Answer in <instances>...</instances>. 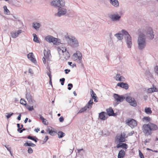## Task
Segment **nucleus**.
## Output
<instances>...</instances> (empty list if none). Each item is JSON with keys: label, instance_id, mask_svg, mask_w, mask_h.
<instances>
[{"label": "nucleus", "instance_id": "1", "mask_svg": "<svg viewBox=\"0 0 158 158\" xmlns=\"http://www.w3.org/2000/svg\"><path fill=\"white\" fill-rule=\"evenodd\" d=\"M158 127L155 124L149 122L143 124L142 127V132L145 136L151 135L153 132L157 130Z\"/></svg>", "mask_w": 158, "mask_h": 158}, {"label": "nucleus", "instance_id": "2", "mask_svg": "<svg viewBox=\"0 0 158 158\" xmlns=\"http://www.w3.org/2000/svg\"><path fill=\"white\" fill-rule=\"evenodd\" d=\"M66 38L68 39L69 44L72 47H75L78 46V42L74 37L68 36L66 37Z\"/></svg>", "mask_w": 158, "mask_h": 158}, {"label": "nucleus", "instance_id": "3", "mask_svg": "<svg viewBox=\"0 0 158 158\" xmlns=\"http://www.w3.org/2000/svg\"><path fill=\"white\" fill-rule=\"evenodd\" d=\"M144 37V35H140L138 39V47L140 49H143L146 46V42Z\"/></svg>", "mask_w": 158, "mask_h": 158}, {"label": "nucleus", "instance_id": "4", "mask_svg": "<svg viewBox=\"0 0 158 158\" xmlns=\"http://www.w3.org/2000/svg\"><path fill=\"white\" fill-rule=\"evenodd\" d=\"M122 32L125 35V38L126 39V42L128 48H131L132 45L131 36L127 31L124 30H122Z\"/></svg>", "mask_w": 158, "mask_h": 158}, {"label": "nucleus", "instance_id": "5", "mask_svg": "<svg viewBox=\"0 0 158 158\" xmlns=\"http://www.w3.org/2000/svg\"><path fill=\"white\" fill-rule=\"evenodd\" d=\"M51 5L55 7H63L65 5V2L63 0H54L51 3Z\"/></svg>", "mask_w": 158, "mask_h": 158}, {"label": "nucleus", "instance_id": "6", "mask_svg": "<svg viewBox=\"0 0 158 158\" xmlns=\"http://www.w3.org/2000/svg\"><path fill=\"white\" fill-rule=\"evenodd\" d=\"M93 104V99H91L88 103L84 107L81 108L79 111L78 113H83L86 110H89V108L92 107V105Z\"/></svg>", "mask_w": 158, "mask_h": 158}, {"label": "nucleus", "instance_id": "7", "mask_svg": "<svg viewBox=\"0 0 158 158\" xmlns=\"http://www.w3.org/2000/svg\"><path fill=\"white\" fill-rule=\"evenodd\" d=\"M44 57L43 58V61L44 64H46V60L48 63V61L50 60L51 57V55L50 50L46 51L44 50Z\"/></svg>", "mask_w": 158, "mask_h": 158}, {"label": "nucleus", "instance_id": "8", "mask_svg": "<svg viewBox=\"0 0 158 158\" xmlns=\"http://www.w3.org/2000/svg\"><path fill=\"white\" fill-rule=\"evenodd\" d=\"M126 123L131 128H133L137 125V121L132 118H128L126 120Z\"/></svg>", "mask_w": 158, "mask_h": 158}, {"label": "nucleus", "instance_id": "9", "mask_svg": "<svg viewBox=\"0 0 158 158\" xmlns=\"http://www.w3.org/2000/svg\"><path fill=\"white\" fill-rule=\"evenodd\" d=\"M45 40L49 42H52L54 44L57 45L59 43L58 39L54 38L53 36L48 35L45 37Z\"/></svg>", "mask_w": 158, "mask_h": 158}, {"label": "nucleus", "instance_id": "10", "mask_svg": "<svg viewBox=\"0 0 158 158\" xmlns=\"http://www.w3.org/2000/svg\"><path fill=\"white\" fill-rule=\"evenodd\" d=\"M125 136L126 134L124 132L121 133L120 136H116L115 141L119 143L125 142V138L127 137V136L126 137Z\"/></svg>", "mask_w": 158, "mask_h": 158}, {"label": "nucleus", "instance_id": "11", "mask_svg": "<svg viewBox=\"0 0 158 158\" xmlns=\"http://www.w3.org/2000/svg\"><path fill=\"white\" fill-rule=\"evenodd\" d=\"M73 56L75 60H76L78 63H81L82 57L81 53L79 51L76 52L75 53H74Z\"/></svg>", "mask_w": 158, "mask_h": 158}, {"label": "nucleus", "instance_id": "12", "mask_svg": "<svg viewBox=\"0 0 158 158\" xmlns=\"http://www.w3.org/2000/svg\"><path fill=\"white\" fill-rule=\"evenodd\" d=\"M67 12V10L64 7H60L58 9V12L56 15L58 17H60L64 15Z\"/></svg>", "mask_w": 158, "mask_h": 158}, {"label": "nucleus", "instance_id": "13", "mask_svg": "<svg viewBox=\"0 0 158 158\" xmlns=\"http://www.w3.org/2000/svg\"><path fill=\"white\" fill-rule=\"evenodd\" d=\"M126 100L129 102L131 106L135 107L136 106V102L134 98L128 96L126 98Z\"/></svg>", "mask_w": 158, "mask_h": 158}, {"label": "nucleus", "instance_id": "14", "mask_svg": "<svg viewBox=\"0 0 158 158\" xmlns=\"http://www.w3.org/2000/svg\"><path fill=\"white\" fill-rule=\"evenodd\" d=\"M114 97L116 101L118 102H123L125 98V97L122 95L120 96L116 94H114Z\"/></svg>", "mask_w": 158, "mask_h": 158}, {"label": "nucleus", "instance_id": "15", "mask_svg": "<svg viewBox=\"0 0 158 158\" xmlns=\"http://www.w3.org/2000/svg\"><path fill=\"white\" fill-rule=\"evenodd\" d=\"M110 2L115 8H118L119 7V4L118 0H110Z\"/></svg>", "mask_w": 158, "mask_h": 158}, {"label": "nucleus", "instance_id": "16", "mask_svg": "<svg viewBox=\"0 0 158 158\" xmlns=\"http://www.w3.org/2000/svg\"><path fill=\"white\" fill-rule=\"evenodd\" d=\"M22 31L21 30H19L17 31H15L11 32V36L13 38L17 37L21 33Z\"/></svg>", "mask_w": 158, "mask_h": 158}, {"label": "nucleus", "instance_id": "17", "mask_svg": "<svg viewBox=\"0 0 158 158\" xmlns=\"http://www.w3.org/2000/svg\"><path fill=\"white\" fill-rule=\"evenodd\" d=\"M153 31L151 28L148 27L147 31V35L151 39L154 38V35L153 34Z\"/></svg>", "mask_w": 158, "mask_h": 158}, {"label": "nucleus", "instance_id": "18", "mask_svg": "<svg viewBox=\"0 0 158 158\" xmlns=\"http://www.w3.org/2000/svg\"><path fill=\"white\" fill-rule=\"evenodd\" d=\"M117 86L121 88L127 89H128V85L127 83H125L123 82H119L117 84Z\"/></svg>", "mask_w": 158, "mask_h": 158}, {"label": "nucleus", "instance_id": "19", "mask_svg": "<svg viewBox=\"0 0 158 158\" xmlns=\"http://www.w3.org/2000/svg\"><path fill=\"white\" fill-rule=\"evenodd\" d=\"M106 111L107 114L109 116H115L116 115V114L114 113L113 109L111 107H110L109 108L107 109Z\"/></svg>", "mask_w": 158, "mask_h": 158}, {"label": "nucleus", "instance_id": "20", "mask_svg": "<svg viewBox=\"0 0 158 158\" xmlns=\"http://www.w3.org/2000/svg\"><path fill=\"white\" fill-rule=\"evenodd\" d=\"M107 114L105 112H102L99 114V117L101 119L105 120L107 118Z\"/></svg>", "mask_w": 158, "mask_h": 158}, {"label": "nucleus", "instance_id": "21", "mask_svg": "<svg viewBox=\"0 0 158 158\" xmlns=\"http://www.w3.org/2000/svg\"><path fill=\"white\" fill-rule=\"evenodd\" d=\"M110 17L111 19L113 20H118L121 18V16L117 13L111 15Z\"/></svg>", "mask_w": 158, "mask_h": 158}, {"label": "nucleus", "instance_id": "22", "mask_svg": "<svg viewBox=\"0 0 158 158\" xmlns=\"http://www.w3.org/2000/svg\"><path fill=\"white\" fill-rule=\"evenodd\" d=\"M28 58L33 62L36 61V60L34 58V56L32 53H30L27 55Z\"/></svg>", "mask_w": 158, "mask_h": 158}, {"label": "nucleus", "instance_id": "23", "mask_svg": "<svg viewBox=\"0 0 158 158\" xmlns=\"http://www.w3.org/2000/svg\"><path fill=\"white\" fill-rule=\"evenodd\" d=\"M114 79L117 81H124V78L123 77L121 76L120 74H116V76L114 77Z\"/></svg>", "mask_w": 158, "mask_h": 158}, {"label": "nucleus", "instance_id": "24", "mask_svg": "<svg viewBox=\"0 0 158 158\" xmlns=\"http://www.w3.org/2000/svg\"><path fill=\"white\" fill-rule=\"evenodd\" d=\"M125 155V151L123 150H121L118 153V158H123Z\"/></svg>", "mask_w": 158, "mask_h": 158}, {"label": "nucleus", "instance_id": "25", "mask_svg": "<svg viewBox=\"0 0 158 158\" xmlns=\"http://www.w3.org/2000/svg\"><path fill=\"white\" fill-rule=\"evenodd\" d=\"M60 44L61 45L60 47H61L62 53L64 54V53H68V56H69V54L68 53V52H66V48H65V46H64V45L63 44H61V43H60Z\"/></svg>", "mask_w": 158, "mask_h": 158}, {"label": "nucleus", "instance_id": "26", "mask_svg": "<svg viewBox=\"0 0 158 158\" xmlns=\"http://www.w3.org/2000/svg\"><path fill=\"white\" fill-rule=\"evenodd\" d=\"M47 131L50 135H53L57 133L56 131L52 130V129H50V128L47 130Z\"/></svg>", "mask_w": 158, "mask_h": 158}, {"label": "nucleus", "instance_id": "27", "mask_svg": "<svg viewBox=\"0 0 158 158\" xmlns=\"http://www.w3.org/2000/svg\"><path fill=\"white\" fill-rule=\"evenodd\" d=\"M145 112L148 114H150L152 113V111L150 107H146L145 109Z\"/></svg>", "mask_w": 158, "mask_h": 158}, {"label": "nucleus", "instance_id": "28", "mask_svg": "<svg viewBox=\"0 0 158 158\" xmlns=\"http://www.w3.org/2000/svg\"><path fill=\"white\" fill-rule=\"evenodd\" d=\"M40 118L42 120V122L45 125H47L48 124V123L47 121L41 115L40 116Z\"/></svg>", "mask_w": 158, "mask_h": 158}, {"label": "nucleus", "instance_id": "29", "mask_svg": "<svg viewBox=\"0 0 158 158\" xmlns=\"http://www.w3.org/2000/svg\"><path fill=\"white\" fill-rule=\"evenodd\" d=\"M59 138H61L65 135V133L61 131L58 132L57 133Z\"/></svg>", "mask_w": 158, "mask_h": 158}, {"label": "nucleus", "instance_id": "30", "mask_svg": "<svg viewBox=\"0 0 158 158\" xmlns=\"http://www.w3.org/2000/svg\"><path fill=\"white\" fill-rule=\"evenodd\" d=\"M156 88H150L148 89V93H152L153 92L156 91Z\"/></svg>", "mask_w": 158, "mask_h": 158}, {"label": "nucleus", "instance_id": "31", "mask_svg": "<svg viewBox=\"0 0 158 158\" xmlns=\"http://www.w3.org/2000/svg\"><path fill=\"white\" fill-rule=\"evenodd\" d=\"M115 35L119 40H121L123 38V35L121 34H115Z\"/></svg>", "mask_w": 158, "mask_h": 158}, {"label": "nucleus", "instance_id": "32", "mask_svg": "<svg viewBox=\"0 0 158 158\" xmlns=\"http://www.w3.org/2000/svg\"><path fill=\"white\" fill-rule=\"evenodd\" d=\"M3 8L4 9V11L5 13L7 15H9L10 14V12L7 8V6H3Z\"/></svg>", "mask_w": 158, "mask_h": 158}, {"label": "nucleus", "instance_id": "33", "mask_svg": "<svg viewBox=\"0 0 158 158\" xmlns=\"http://www.w3.org/2000/svg\"><path fill=\"white\" fill-rule=\"evenodd\" d=\"M33 26L34 28L35 29H37L39 28L40 26V24L36 23H33Z\"/></svg>", "mask_w": 158, "mask_h": 158}, {"label": "nucleus", "instance_id": "34", "mask_svg": "<svg viewBox=\"0 0 158 158\" xmlns=\"http://www.w3.org/2000/svg\"><path fill=\"white\" fill-rule=\"evenodd\" d=\"M24 146H35V145L34 143H28L26 142L24 144Z\"/></svg>", "mask_w": 158, "mask_h": 158}, {"label": "nucleus", "instance_id": "35", "mask_svg": "<svg viewBox=\"0 0 158 158\" xmlns=\"http://www.w3.org/2000/svg\"><path fill=\"white\" fill-rule=\"evenodd\" d=\"M33 35L34 36V41L36 43H39V40H38V37H37V35L35 34H33Z\"/></svg>", "mask_w": 158, "mask_h": 158}, {"label": "nucleus", "instance_id": "36", "mask_svg": "<svg viewBox=\"0 0 158 158\" xmlns=\"http://www.w3.org/2000/svg\"><path fill=\"white\" fill-rule=\"evenodd\" d=\"M143 121H146L147 122H150L151 120V119L149 117H144L142 119Z\"/></svg>", "mask_w": 158, "mask_h": 158}, {"label": "nucleus", "instance_id": "37", "mask_svg": "<svg viewBox=\"0 0 158 158\" xmlns=\"http://www.w3.org/2000/svg\"><path fill=\"white\" fill-rule=\"evenodd\" d=\"M121 143V148H124L127 149L128 148L127 145L125 143Z\"/></svg>", "mask_w": 158, "mask_h": 158}, {"label": "nucleus", "instance_id": "38", "mask_svg": "<svg viewBox=\"0 0 158 158\" xmlns=\"http://www.w3.org/2000/svg\"><path fill=\"white\" fill-rule=\"evenodd\" d=\"M27 139H30L32 140H33V141H35V142H37V140H36L37 138H36L35 137H32L30 135H29L27 136Z\"/></svg>", "mask_w": 158, "mask_h": 158}, {"label": "nucleus", "instance_id": "39", "mask_svg": "<svg viewBox=\"0 0 158 158\" xmlns=\"http://www.w3.org/2000/svg\"><path fill=\"white\" fill-rule=\"evenodd\" d=\"M25 106L26 108L29 111H31L34 110V108L33 106H30L28 105H26Z\"/></svg>", "mask_w": 158, "mask_h": 158}, {"label": "nucleus", "instance_id": "40", "mask_svg": "<svg viewBox=\"0 0 158 158\" xmlns=\"http://www.w3.org/2000/svg\"><path fill=\"white\" fill-rule=\"evenodd\" d=\"M20 103L21 104L26 106L27 105V102L24 100L21 99L20 100Z\"/></svg>", "mask_w": 158, "mask_h": 158}, {"label": "nucleus", "instance_id": "41", "mask_svg": "<svg viewBox=\"0 0 158 158\" xmlns=\"http://www.w3.org/2000/svg\"><path fill=\"white\" fill-rule=\"evenodd\" d=\"M59 44H58L59 45ZM59 46H58L56 48H57V50L59 52V54H61L62 53V49L61 47V45L60 44Z\"/></svg>", "mask_w": 158, "mask_h": 158}, {"label": "nucleus", "instance_id": "42", "mask_svg": "<svg viewBox=\"0 0 158 158\" xmlns=\"http://www.w3.org/2000/svg\"><path fill=\"white\" fill-rule=\"evenodd\" d=\"M90 93L91 96L92 98H94V97L96 96V94L95 93L93 90L91 89H90Z\"/></svg>", "mask_w": 158, "mask_h": 158}, {"label": "nucleus", "instance_id": "43", "mask_svg": "<svg viewBox=\"0 0 158 158\" xmlns=\"http://www.w3.org/2000/svg\"><path fill=\"white\" fill-rule=\"evenodd\" d=\"M60 81H61V84L62 85H64V81H65V79L64 78H63L62 79H60Z\"/></svg>", "mask_w": 158, "mask_h": 158}, {"label": "nucleus", "instance_id": "44", "mask_svg": "<svg viewBox=\"0 0 158 158\" xmlns=\"http://www.w3.org/2000/svg\"><path fill=\"white\" fill-rule=\"evenodd\" d=\"M33 152V149L31 147L28 148V153L31 154Z\"/></svg>", "mask_w": 158, "mask_h": 158}, {"label": "nucleus", "instance_id": "45", "mask_svg": "<svg viewBox=\"0 0 158 158\" xmlns=\"http://www.w3.org/2000/svg\"><path fill=\"white\" fill-rule=\"evenodd\" d=\"M14 113H9L7 114V115H6V117L7 118H9L11 115H12Z\"/></svg>", "mask_w": 158, "mask_h": 158}, {"label": "nucleus", "instance_id": "46", "mask_svg": "<svg viewBox=\"0 0 158 158\" xmlns=\"http://www.w3.org/2000/svg\"><path fill=\"white\" fill-rule=\"evenodd\" d=\"M5 147L6 148L7 150L10 152V153L11 154V148L10 147H9V146H5Z\"/></svg>", "mask_w": 158, "mask_h": 158}, {"label": "nucleus", "instance_id": "47", "mask_svg": "<svg viewBox=\"0 0 158 158\" xmlns=\"http://www.w3.org/2000/svg\"><path fill=\"white\" fill-rule=\"evenodd\" d=\"M68 86H69V87H68V89L69 90H70L73 87V85L72 84L70 83L68 84Z\"/></svg>", "mask_w": 158, "mask_h": 158}, {"label": "nucleus", "instance_id": "48", "mask_svg": "<svg viewBox=\"0 0 158 158\" xmlns=\"http://www.w3.org/2000/svg\"><path fill=\"white\" fill-rule=\"evenodd\" d=\"M139 153L140 158H144L143 154L141 152L140 150H139Z\"/></svg>", "mask_w": 158, "mask_h": 158}, {"label": "nucleus", "instance_id": "49", "mask_svg": "<svg viewBox=\"0 0 158 158\" xmlns=\"http://www.w3.org/2000/svg\"><path fill=\"white\" fill-rule=\"evenodd\" d=\"M47 73L48 76L50 78H52V76L51 75V71L49 70V71L47 72Z\"/></svg>", "mask_w": 158, "mask_h": 158}, {"label": "nucleus", "instance_id": "50", "mask_svg": "<svg viewBox=\"0 0 158 158\" xmlns=\"http://www.w3.org/2000/svg\"><path fill=\"white\" fill-rule=\"evenodd\" d=\"M155 72L158 75V66L156 65L155 68Z\"/></svg>", "mask_w": 158, "mask_h": 158}, {"label": "nucleus", "instance_id": "51", "mask_svg": "<svg viewBox=\"0 0 158 158\" xmlns=\"http://www.w3.org/2000/svg\"><path fill=\"white\" fill-rule=\"evenodd\" d=\"M59 120L60 122H62L64 121V118L63 117L61 116L59 118Z\"/></svg>", "mask_w": 158, "mask_h": 158}, {"label": "nucleus", "instance_id": "52", "mask_svg": "<svg viewBox=\"0 0 158 158\" xmlns=\"http://www.w3.org/2000/svg\"><path fill=\"white\" fill-rule=\"evenodd\" d=\"M92 98L94 99V102H98V100H97V97L96 96L94 97V98Z\"/></svg>", "mask_w": 158, "mask_h": 158}, {"label": "nucleus", "instance_id": "53", "mask_svg": "<svg viewBox=\"0 0 158 158\" xmlns=\"http://www.w3.org/2000/svg\"><path fill=\"white\" fill-rule=\"evenodd\" d=\"M17 127L18 128V131H19L20 129H21V128H20V124L19 123H18L17 124Z\"/></svg>", "mask_w": 158, "mask_h": 158}, {"label": "nucleus", "instance_id": "54", "mask_svg": "<svg viewBox=\"0 0 158 158\" xmlns=\"http://www.w3.org/2000/svg\"><path fill=\"white\" fill-rule=\"evenodd\" d=\"M116 147L117 148H121V143H119V144H118L117 145Z\"/></svg>", "mask_w": 158, "mask_h": 158}, {"label": "nucleus", "instance_id": "55", "mask_svg": "<svg viewBox=\"0 0 158 158\" xmlns=\"http://www.w3.org/2000/svg\"><path fill=\"white\" fill-rule=\"evenodd\" d=\"M13 16V17H14V18L15 19H18V17L16 15H14Z\"/></svg>", "mask_w": 158, "mask_h": 158}, {"label": "nucleus", "instance_id": "56", "mask_svg": "<svg viewBox=\"0 0 158 158\" xmlns=\"http://www.w3.org/2000/svg\"><path fill=\"white\" fill-rule=\"evenodd\" d=\"M29 72L31 74H33V71L32 70V69H29Z\"/></svg>", "mask_w": 158, "mask_h": 158}, {"label": "nucleus", "instance_id": "57", "mask_svg": "<svg viewBox=\"0 0 158 158\" xmlns=\"http://www.w3.org/2000/svg\"><path fill=\"white\" fill-rule=\"evenodd\" d=\"M21 114H19V116L18 117L17 119L18 120H20L21 119Z\"/></svg>", "mask_w": 158, "mask_h": 158}, {"label": "nucleus", "instance_id": "58", "mask_svg": "<svg viewBox=\"0 0 158 158\" xmlns=\"http://www.w3.org/2000/svg\"><path fill=\"white\" fill-rule=\"evenodd\" d=\"M39 131H40L39 128H37L35 129V131L36 132H38Z\"/></svg>", "mask_w": 158, "mask_h": 158}, {"label": "nucleus", "instance_id": "59", "mask_svg": "<svg viewBox=\"0 0 158 158\" xmlns=\"http://www.w3.org/2000/svg\"><path fill=\"white\" fill-rule=\"evenodd\" d=\"M28 120V118H26L25 119V120L24 121V123H27V121Z\"/></svg>", "mask_w": 158, "mask_h": 158}, {"label": "nucleus", "instance_id": "60", "mask_svg": "<svg viewBox=\"0 0 158 158\" xmlns=\"http://www.w3.org/2000/svg\"><path fill=\"white\" fill-rule=\"evenodd\" d=\"M25 130V129L24 128H23V129L22 130H19V131L20 133H22L23 131H24Z\"/></svg>", "mask_w": 158, "mask_h": 158}, {"label": "nucleus", "instance_id": "61", "mask_svg": "<svg viewBox=\"0 0 158 158\" xmlns=\"http://www.w3.org/2000/svg\"><path fill=\"white\" fill-rule=\"evenodd\" d=\"M148 96L147 95L144 96V98L146 100L147 99Z\"/></svg>", "mask_w": 158, "mask_h": 158}, {"label": "nucleus", "instance_id": "62", "mask_svg": "<svg viewBox=\"0 0 158 158\" xmlns=\"http://www.w3.org/2000/svg\"><path fill=\"white\" fill-rule=\"evenodd\" d=\"M49 84L50 85H52V78H50V81H49Z\"/></svg>", "mask_w": 158, "mask_h": 158}, {"label": "nucleus", "instance_id": "63", "mask_svg": "<svg viewBox=\"0 0 158 158\" xmlns=\"http://www.w3.org/2000/svg\"><path fill=\"white\" fill-rule=\"evenodd\" d=\"M68 64H69V65H70L71 66H72L71 64H72V62H68Z\"/></svg>", "mask_w": 158, "mask_h": 158}, {"label": "nucleus", "instance_id": "64", "mask_svg": "<svg viewBox=\"0 0 158 158\" xmlns=\"http://www.w3.org/2000/svg\"><path fill=\"white\" fill-rule=\"evenodd\" d=\"M67 71H68V69H65V73H66V74H67L68 73V72H67Z\"/></svg>", "mask_w": 158, "mask_h": 158}]
</instances>
